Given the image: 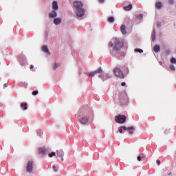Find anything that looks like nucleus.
<instances>
[{
  "label": "nucleus",
  "instance_id": "obj_1",
  "mask_svg": "<svg viewBox=\"0 0 176 176\" xmlns=\"http://www.w3.org/2000/svg\"><path fill=\"white\" fill-rule=\"evenodd\" d=\"M91 109H89V107L82 108L80 110L78 118L80 123L82 124H86V123H88L89 119H90V113H91Z\"/></svg>",
  "mask_w": 176,
  "mask_h": 176
},
{
  "label": "nucleus",
  "instance_id": "obj_2",
  "mask_svg": "<svg viewBox=\"0 0 176 176\" xmlns=\"http://www.w3.org/2000/svg\"><path fill=\"white\" fill-rule=\"evenodd\" d=\"M73 6L76 9V13L78 17H83V16H85L86 11L83 9V3H82V1H74Z\"/></svg>",
  "mask_w": 176,
  "mask_h": 176
},
{
  "label": "nucleus",
  "instance_id": "obj_3",
  "mask_svg": "<svg viewBox=\"0 0 176 176\" xmlns=\"http://www.w3.org/2000/svg\"><path fill=\"white\" fill-rule=\"evenodd\" d=\"M111 47H113L116 52H119L122 47L124 46V40L120 38H116L115 43L110 45Z\"/></svg>",
  "mask_w": 176,
  "mask_h": 176
},
{
  "label": "nucleus",
  "instance_id": "obj_4",
  "mask_svg": "<svg viewBox=\"0 0 176 176\" xmlns=\"http://www.w3.org/2000/svg\"><path fill=\"white\" fill-rule=\"evenodd\" d=\"M97 74H99L98 75L99 78H104V72L102 71V69H101V67H99L96 71L87 73V75L88 76L93 78L94 76H96V75H97Z\"/></svg>",
  "mask_w": 176,
  "mask_h": 176
},
{
  "label": "nucleus",
  "instance_id": "obj_5",
  "mask_svg": "<svg viewBox=\"0 0 176 176\" xmlns=\"http://www.w3.org/2000/svg\"><path fill=\"white\" fill-rule=\"evenodd\" d=\"M126 116H123V115H119V116H116L115 117V120L117 123H120V124H123V123H124L126 122Z\"/></svg>",
  "mask_w": 176,
  "mask_h": 176
},
{
  "label": "nucleus",
  "instance_id": "obj_6",
  "mask_svg": "<svg viewBox=\"0 0 176 176\" xmlns=\"http://www.w3.org/2000/svg\"><path fill=\"white\" fill-rule=\"evenodd\" d=\"M114 74L118 78H120V79H123L124 78V74H123V72L120 69V68L116 67L114 69Z\"/></svg>",
  "mask_w": 176,
  "mask_h": 176
},
{
  "label": "nucleus",
  "instance_id": "obj_7",
  "mask_svg": "<svg viewBox=\"0 0 176 176\" xmlns=\"http://www.w3.org/2000/svg\"><path fill=\"white\" fill-rule=\"evenodd\" d=\"M27 173H32L34 171V162L28 161L26 166Z\"/></svg>",
  "mask_w": 176,
  "mask_h": 176
},
{
  "label": "nucleus",
  "instance_id": "obj_8",
  "mask_svg": "<svg viewBox=\"0 0 176 176\" xmlns=\"http://www.w3.org/2000/svg\"><path fill=\"white\" fill-rule=\"evenodd\" d=\"M122 130H127L129 131V134H133L134 132H133V130H134V127L133 126H130V127H126L125 126H121Z\"/></svg>",
  "mask_w": 176,
  "mask_h": 176
},
{
  "label": "nucleus",
  "instance_id": "obj_9",
  "mask_svg": "<svg viewBox=\"0 0 176 176\" xmlns=\"http://www.w3.org/2000/svg\"><path fill=\"white\" fill-rule=\"evenodd\" d=\"M53 156H56L58 160H61V162L64 161V157L63 155H49V157H53Z\"/></svg>",
  "mask_w": 176,
  "mask_h": 176
},
{
  "label": "nucleus",
  "instance_id": "obj_10",
  "mask_svg": "<svg viewBox=\"0 0 176 176\" xmlns=\"http://www.w3.org/2000/svg\"><path fill=\"white\" fill-rule=\"evenodd\" d=\"M38 152L43 155H46V153H47V149L45 147H41L38 148Z\"/></svg>",
  "mask_w": 176,
  "mask_h": 176
},
{
  "label": "nucleus",
  "instance_id": "obj_11",
  "mask_svg": "<svg viewBox=\"0 0 176 176\" xmlns=\"http://www.w3.org/2000/svg\"><path fill=\"white\" fill-rule=\"evenodd\" d=\"M120 31L123 35H126V34H127V31L126 30V25H122L120 28Z\"/></svg>",
  "mask_w": 176,
  "mask_h": 176
},
{
  "label": "nucleus",
  "instance_id": "obj_12",
  "mask_svg": "<svg viewBox=\"0 0 176 176\" xmlns=\"http://www.w3.org/2000/svg\"><path fill=\"white\" fill-rule=\"evenodd\" d=\"M52 9L54 10H57L58 9V3H57V1H53Z\"/></svg>",
  "mask_w": 176,
  "mask_h": 176
},
{
  "label": "nucleus",
  "instance_id": "obj_13",
  "mask_svg": "<svg viewBox=\"0 0 176 176\" xmlns=\"http://www.w3.org/2000/svg\"><path fill=\"white\" fill-rule=\"evenodd\" d=\"M54 23L56 25H58L59 24H61V18H56L54 20Z\"/></svg>",
  "mask_w": 176,
  "mask_h": 176
},
{
  "label": "nucleus",
  "instance_id": "obj_14",
  "mask_svg": "<svg viewBox=\"0 0 176 176\" xmlns=\"http://www.w3.org/2000/svg\"><path fill=\"white\" fill-rule=\"evenodd\" d=\"M50 19H54L55 17H57V12L56 11H52L50 14Z\"/></svg>",
  "mask_w": 176,
  "mask_h": 176
},
{
  "label": "nucleus",
  "instance_id": "obj_15",
  "mask_svg": "<svg viewBox=\"0 0 176 176\" xmlns=\"http://www.w3.org/2000/svg\"><path fill=\"white\" fill-rule=\"evenodd\" d=\"M133 9V5L129 4L128 6L124 7V10H126V12H129V10H131Z\"/></svg>",
  "mask_w": 176,
  "mask_h": 176
},
{
  "label": "nucleus",
  "instance_id": "obj_16",
  "mask_svg": "<svg viewBox=\"0 0 176 176\" xmlns=\"http://www.w3.org/2000/svg\"><path fill=\"white\" fill-rule=\"evenodd\" d=\"M21 107L23 108L24 111H27L28 109L27 103H22L21 104Z\"/></svg>",
  "mask_w": 176,
  "mask_h": 176
},
{
  "label": "nucleus",
  "instance_id": "obj_17",
  "mask_svg": "<svg viewBox=\"0 0 176 176\" xmlns=\"http://www.w3.org/2000/svg\"><path fill=\"white\" fill-rule=\"evenodd\" d=\"M42 50L45 53H49V49L47 48V46H45V45L43 46Z\"/></svg>",
  "mask_w": 176,
  "mask_h": 176
},
{
  "label": "nucleus",
  "instance_id": "obj_18",
  "mask_svg": "<svg viewBox=\"0 0 176 176\" xmlns=\"http://www.w3.org/2000/svg\"><path fill=\"white\" fill-rule=\"evenodd\" d=\"M153 50L157 53V52H160V47L159 45H155L153 48Z\"/></svg>",
  "mask_w": 176,
  "mask_h": 176
},
{
  "label": "nucleus",
  "instance_id": "obj_19",
  "mask_svg": "<svg viewBox=\"0 0 176 176\" xmlns=\"http://www.w3.org/2000/svg\"><path fill=\"white\" fill-rule=\"evenodd\" d=\"M157 9H162V2L159 1L155 4Z\"/></svg>",
  "mask_w": 176,
  "mask_h": 176
},
{
  "label": "nucleus",
  "instance_id": "obj_20",
  "mask_svg": "<svg viewBox=\"0 0 176 176\" xmlns=\"http://www.w3.org/2000/svg\"><path fill=\"white\" fill-rule=\"evenodd\" d=\"M60 65H61V64L60 63H55L54 65H53V69L55 71V69H57V68H58V67H60Z\"/></svg>",
  "mask_w": 176,
  "mask_h": 176
},
{
  "label": "nucleus",
  "instance_id": "obj_21",
  "mask_svg": "<svg viewBox=\"0 0 176 176\" xmlns=\"http://www.w3.org/2000/svg\"><path fill=\"white\" fill-rule=\"evenodd\" d=\"M108 21L109 23H113V21H115V18H113V16H110L108 18Z\"/></svg>",
  "mask_w": 176,
  "mask_h": 176
},
{
  "label": "nucleus",
  "instance_id": "obj_22",
  "mask_svg": "<svg viewBox=\"0 0 176 176\" xmlns=\"http://www.w3.org/2000/svg\"><path fill=\"white\" fill-rule=\"evenodd\" d=\"M135 52L136 53H144V50H142L141 49H138V48L135 49Z\"/></svg>",
  "mask_w": 176,
  "mask_h": 176
},
{
  "label": "nucleus",
  "instance_id": "obj_23",
  "mask_svg": "<svg viewBox=\"0 0 176 176\" xmlns=\"http://www.w3.org/2000/svg\"><path fill=\"white\" fill-rule=\"evenodd\" d=\"M143 17H144V16L142 15V14H140L136 16V19H138V20H142Z\"/></svg>",
  "mask_w": 176,
  "mask_h": 176
},
{
  "label": "nucleus",
  "instance_id": "obj_24",
  "mask_svg": "<svg viewBox=\"0 0 176 176\" xmlns=\"http://www.w3.org/2000/svg\"><path fill=\"white\" fill-rule=\"evenodd\" d=\"M142 159H144V155H142V156L140 155L138 157V162H141L142 160Z\"/></svg>",
  "mask_w": 176,
  "mask_h": 176
},
{
  "label": "nucleus",
  "instance_id": "obj_25",
  "mask_svg": "<svg viewBox=\"0 0 176 176\" xmlns=\"http://www.w3.org/2000/svg\"><path fill=\"white\" fill-rule=\"evenodd\" d=\"M171 63L173 64H176V59L175 58H172V59L170 60Z\"/></svg>",
  "mask_w": 176,
  "mask_h": 176
},
{
  "label": "nucleus",
  "instance_id": "obj_26",
  "mask_svg": "<svg viewBox=\"0 0 176 176\" xmlns=\"http://www.w3.org/2000/svg\"><path fill=\"white\" fill-rule=\"evenodd\" d=\"M170 68L172 69V71H175V67L174 66V65H171L170 66Z\"/></svg>",
  "mask_w": 176,
  "mask_h": 176
},
{
  "label": "nucleus",
  "instance_id": "obj_27",
  "mask_svg": "<svg viewBox=\"0 0 176 176\" xmlns=\"http://www.w3.org/2000/svg\"><path fill=\"white\" fill-rule=\"evenodd\" d=\"M152 39L153 41H155V39H156V34H155V33H153L152 35Z\"/></svg>",
  "mask_w": 176,
  "mask_h": 176
},
{
  "label": "nucleus",
  "instance_id": "obj_28",
  "mask_svg": "<svg viewBox=\"0 0 176 176\" xmlns=\"http://www.w3.org/2000/svg\"><path fill=\"white\" fill-rule=\"evenodd\" d=\"M32 95H33V96H36V95H38V91H34L32 92Z\"/></svg>",
  "mask_w": 176,
  "mask_h": 176
},
{
  "label": "nucleus",
  "instance_id": "obj_29",
  "mask_svg": "<svg viewBox=\"0 0 176 176\" xmlns=\"http://www.w3.org/2000/svg\"><path fill=\"white\" fill-rule=\"evenodd\" d=\"M118 131L120 133V134H122V133H123V128L121 126L120 129H118Z\"/></svg>",
  "mask_w": 176,
  "mask_h": 176
},
{
  "label": "nucleus",
  "instance_id": "obj_30",
  "mask_svg": "<svg viewBox=\"0 0 176 176\" xmlns=\"http://www.w3.org/2000/svg\"><path fill=\"white\" fill-rule=\"evenodd\" d=\"M169 3H170V5H173V3H174V0H169Z\"/></svg>",
  "mask_w": 176,
  "mask_h": 176
},
{
  "label": "nucleus",
  "instance_id": "obj_31",
  "mask_svg": "<svg viewBox=\"0 0 176 176\" xmlns=\"http://www.w3.org/2000/svg\"><path fill=\"white\" fill-rule=\"evenodd\" d=\"M52 168H53L54 171H55V172L57 171V169H56V166H53Z\"/></svg>",
  "mask_w": 176,
  "mask_h": 176
},
{
  "label": "nucleus",
  "instance_id": "obj_32",
  "mask_svg": "<svg viewBox=\"0 0 176 176\" xmlns=\"http://www.w3.org/2000/svg\"><path fill=\"white\" fill-rule=\"evenodd\" d=\"M160 163H161L160 160H157V164H158V166H160Z\"/></svg>",
  "mask_w": 176,
  "mask_h": 176
},
{
  "label": "nucleus",
  "instance_id": "obj_33",
  "mask_svg": "<svg viewBox=\"0 0 176 176\" xmlns=\"http://www.w3.org/2000/svg\"><path fill=\"white\" fill-rule=\"evenodd\" d=\"M121 86H126V82H122Z\"/></svg>",
  "mask_w": 176,
  "mask_h": 176
},
{
  "label": "nucleus",
  "instance_id": "obj_34",
  "mask_svg": "<svg viewBox=\"0 0 176 176\" xmlns=\"http://www.w3.org/2000/svg\"><path fill=\"white\" fill-rule=\"evenodd\" d=\"M34 69V65H30V69Z\"/></svg>",
  "mask_w": 176,
  "mask_h": 176
},
{
  "label": "nucleus",
  "instance_id": "obj_35",
  "mask_svg": "<svg viewBox=\"0 0 176 176\" xmlns=\"http://www.w3.org/2000/svg\"><path fill=\"white\" fill-rule=\"evenodd\" d=\"M3 87H8V83H5V84L3 85Z\"/></svg>",
  "mask_w": 176,
  "mask_h": 176
},
{
  "label": "nucleus",
  "instance_id": "obj_36",
  "mask_svg": "<svg viewBox=\"0 0 176 176\" xmlns=\"http://www.w3.org/2000/svg\"><path fill=\"white\" fill-rule=\"evenodd\" d=\"M49 155H56L55 152H52L51 153H49Z\"/></svg>",
  "mask_w": 176,
  "mask_h": 176
},
{
  "label": "nucleus",
  "instance_id": "obj_37",
  "mask_svg": "<svg viewBox=\"0 0 176 176\" xmlns=\"http://www.w3.org/2000/svg\"><path fill=\"white\" fill-rule=\"evenodd\" d=\"M104 0H99V2H100V3H104Z\"/></svg>",
  "mask_w": 176,
  "mask_h": 176
},
{
  "label": "nucleus",
  "instance_id": "obj_38",
  "mask_svg": "<svg viewBox=\"0 0 176 176\" xmlns=\"http://www.w3.org/2000/svg\"><path fill=\"white\" fill-rule=\"evenodd\" d=\"M111 78V76H108L107 77H105V79H109Z\"/></svg>",
  "mask_w": 176,
  "mask_h": 176
},
{
  "label": "nucleus",
  "instance_id": "obj_39",
  "mask_svg": "<svg viewBox=\"0 0 176 176\" xmlns=\"http://www.w3.org/2000/svg\"><path fill=\"white\" fill-rule=\"evenodd\" d=\"M61 155V152H60V153H57V155Z\"/></svg>",
  "mask_w": 176,
  "mask_h": 176
}]
</instances>
